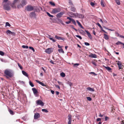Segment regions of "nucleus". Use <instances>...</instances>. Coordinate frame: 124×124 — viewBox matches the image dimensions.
Listing matches in <instances>:
<instances>
[{"label":"nucleus","mask_w":124,"mask_h":124,"mask_svg":"<svg viewBox=\"0 0 124 124\" xmlns=\"http://www.w3.org/2000/svg\"><path fill=\"white\" fill-rule=\"evenodd\" d=\"M4 76L8 78H11L13 76V74L12 71L9 69H7L4 71Z\"/></svg>","instance_id":"f257e3e1"},{"label":"nucleus","mask_w":124,"mask_h":124,"mask_svg":"<svg viewBox=\"0 0 124 124\" xmlns=\"http://www.w3.org/2000/svg\"><path fill=\"white\" fill-rule=\"evenodd\" d=\"M34 7L30 5H28L26 7L25 9L27 11H31L33 10Z\"/></svg>","instance_id":"f03ea898"},{"label":"nucleus","mask_w":124,"mask_h":124,"mask_svg":"<svg viewBox=\"0 0 124 124\" xmlns=\"http://www.w3.org/2000/svg\"><path fill=\"white\" fill-rule=\"evenodd\" d=\"M27 3L26 1L25 0H23L21 2V4L20 5H18L17 6V7L18 8H21V6L23 7V6L25 5Z\"/></svg>","instance_id":"7ed1b4c3"},{"label":"nucleus","mask_w":124,"mask_h":124,"mask_svg":"<svg viewBox=\"0 0 124 124\" xmlns=\"http://www.w3.org/2000/svg\"><path fill=\"white\" fill-rule=\"evenodd\" d=\"M3 8L4 9L7 10H9L11 9V8L9 4H4L3 6Z\"/></svg>","instance_id":"20e7f679"},{"label":"nucleus","mask_w":124,"mask_h":124,"mask_svg":"<svg viewBox=\"0 0 124 124\" xmlns=\"http://www.w3.org/2000/svg\"><path fill=\"white\" fill-rule=\"evenodd\" d=\"M53 51V49L52 48H49L46 49L45 52L46 53L48 54H50Z\"/></svg>","instance_id":"39448f33"},{"label":"nucleus","mask_w":124,"mask_h":124,"mask_svg":"<svg viewBox=\"0 0 124 124\" xmlns=\"http://www.w3.org/2000/svg\"><path fill=\"white\" fill-rule=\"evenodd\" d=\"M117 64L118 66L119 69H122L124 67L123 65H122V62L120 61H117Z\"/></svg>","instance_id":"423d86ee"},{"label":"nucleus","mask_w":124,"mask_h":124,"mask_svg":"<svg viewBox=\"0 0 124 124\" xmlns=\"http://www.w3.org/2000/svg\"><path fill=\"white\" fill-rule=\"evenodd\" d=\"M36 81L37 82L39 83L42 86H45L46 88L48 89L49 86L47 85H46L44 84L43 83L39 80H36Z\"/></svg>","instance_id":"0eeeda50"},{"label":"nucleus","mask_w":124,"mask_h":124,"mask_svg":"<svg viewBox=\"0 0 124 124\" xmlns=\"http://www.w3.org/2000/svg\"><path fill=\"white\" fill-rule=\"evenodd\" d=\"M36 103L38 105H39L42 106H44V103L41 100H39L36 101Z\"/></svg>","instance_id":"6e6552de"},{"label":"nucleus","mask_w":124,"mask_h":124,"mask_svg":"<svg viewBox=\"0 0 124 124\" xmlns=\"http://www.w3.org/2000/svg\"><path fill=\"white\" fill-rule=\"evenodd\" d=\"M60 11V10L59 8H54L52 10V12L54 13L55 14L59 12Z\"/></svg>","instance_id":"1a4fd4ad"},{"label":"nucleus","mask_w":124,"mask_h":124,"mask_svg":"<svg viewBox=\"0 0 124 124\" xmlns=\"http://www.w3.org/2000/svg\"><path fill=\"white\" fill-rule=\"evenodd\" d=\"M64 12H61L57 14L56 15V16L57 18H59L62 16L63 14H64Z\"/></svg>","instance_id":"9d476101"},{"label":"nucleus","mask_w":124,"mask_h":124,"mask_svg":"<svg viewBox=\"0 0 124 124\" xmlns=\"http://www.w3.org/2000/svg\"><path fill=\"white\" fill-rule=\"evenodd\" d=\"M68 120L69 121L68 122V124H71L72 121V116L70 114H69L68 115Z\"/></svg>","instance_id":"9b49d317"},{"label":"nucleus","mask_w":124,"mask_h":124,"mask_svg":"<svg viewBox=\"0 0 124 124\" xmlns=\"http://www.w3.org/2000/svg\"><path fill=\"white\" fill-rule=\"evenodd\" d=\"M6 32L8 35H9L8 34H11L13 35H15V34L14 32H12L9 30H7Z\"/></svg>","instance_id":"f8f14e48"},{"label":"nucleus","mask_w":124,"mask_h":124,"mask_svg":"<svg viewBox=\"0 0 124 124\" xmlns=\"http://www.w3.org/2000/svg\"><path fill=\"white\" fill-rule=\"evenodd\" d=\"M40 115L39 113H36L34 115V119H37L40 117Z\"/></svg>","instance_id":"ddd939ff"},{"label":"nucleus","mask_w":124,"mask_h":124,"mask_svg":"<svg viewBox=\"0 0 124 124\" xmlns=\"http://www.w3.org/2000/svg\"><path fill=\"white\" fill-rule=\"evenodd\" d=\"M85 31L86 33L90 39H92V37L91 35L90 34V33L87 30H85Z\"/></svg>","instance_id":"4468645a"},{"label":"nucleus","mask_w":124,"mask_h":124,"mask_svg":"<svg viewBox=\"0 0 124 124\" xmlns=\"http://www.w3.org/2000/svg\"><path fill=\"white\" fill-rule=\"evenodd\" d=\"M55 38L58 40H62L64 41L65 40V39L64 38L58 37L57 35L55 36Z\"/></svg>","instance_id":"2eb2a0df"},{"label":"nucleus","mask_w":124,"mask_h":124,"mask_svg":"<svg viewBox=\"0 0 124 124\" xmlns=\"http://www.w3.org/2000/svg\"><path fill=\"white\" fill-rule=\"evenodd\" d=\"M96 24L100 28L101 30L102 31H103L104 33H107V32H106L104 30H103L102 27H101L100 24L99 23H96Z\"/></svg>","instance_id":"dca6fc26"},{"label":"nucleus","mask_w":124,"mask_h":124,"mask_svg":"<svg viewBox=\"0 0 124 124\" xmlns=\"http://www.w3.org/2000/svg\"><path fill=\"white\" fill-rule=\"evenodd\" d=\"M89 56L91 58H96L97 57V55L95 54L92 53L91 54L89 55Z\"/></svg>","instance_id":"f3484780"},{"label":"nucleus","mask_w":124,"mask_h":124,"mask_svg":"<svg viewBox=\"0 0 124 124\" xmlns=\"http://www.w3.org/2000/svg\"><path fill=\"white\" fill-rule=\"evenodd\" d=\"M32 90L34 94H37L38 93V91L36 89L34 88H32Z\"/></svg>","instance_id":"a211bd4d"},{"label":"nucleus","mask_w":124,"mask_h":124,"mask_svg":"<svg viewBox=\"0 0 124 124\" xmlns=\"http://www.w3.org/2000/svg\"><path fill=\"white\" fill-rule=\"evenodd\" d=\"M86 89L90 91L93 92L94 91V89L93 88H92L90 87H88L86 88Z\"/></svg>","instance_id":"6ab92c4d"},{"label":"nucleus","mask_w":124,"mask_h":124,"mask_svg":"<svg viewBox=\"0 0 124 124\" xmlns=\"http://www.w3.org/2000/svg\"><path fill=\"white\" fill-rule=\"evenodd\" d=\"M23 74L25 76L27 77H28V74L25 71L23 70L22 71Z\"/></svg>","instance_id":"aec40b11"},{"label":"nucleus","mask_w":124,"mask_h":124,"mask_svg":"<svg viewBox=\"0 0 124 124\" xmlns=\"http://www.w3.org/2000/svg\"><path fill=\"white\" fill-rule=\"evenodd\" d=\"M76 22L79 26L81 28L84 29V28L83 27L82 25H81L80 22L78 21V20H77Z\"/></svg>","instance_id":"412c9836"},{"label":"nucleus","mask_w":124,"mask_h":124,"mask_svg":"<svg viewBox=\"0 0 124 124\" xmlns=\"http://www.w3.org/2000/svg\"><path fill=\"white\" fill-rule=\"evenodd\" d=\"M104 38L106 40H107L109 39L108 36L107 34H104Z\"/></svg>","instance_id":"4be33fe9"},{"label":"nucleus","mask_w":124,"mask_h":124,"mask_svg":"<svg viewBox=\"0 0 124 124\" xmlns=\"http://www.w3.org/2000/svg\"><path fill=\"white\" fill-rule=\"evenodd\" d=\"M10 5L13 8H16V4L15 3H14L13 2Z\"/></svg>","instance_id":"5701e85b"},{"label":"nucleus","mask_w":124,"mask_h":124,"mask_svg":"<svg viewBox=\"0 0 124 124\" xmlns=\"http://www.w3.org/2000/svg\"><path fill=\"white\" fill-rule=\"evenodd\" d=\"M70 10L71 11L75 12L76 11V9L74 7H72L70 8Z\"/></svg>","instance_id":"b1692460"},{"label":"nucleus","mask_w":124,"mask_h":124,"mask_svg":"<svg viewBox=\"0 0 124 124\" xmlns=\"http://www.w3.org/2000/svg\"><path fill=\"white\" fill-rule=\"evenodd\" d=\"M116 44L117 45H119L120 44H122L124 46V44L121 42L118 41L116 43Z\"/></svg>","instance_id":"393cba45"},{"label":"nucleus","mask_w":124,"mask_h":124,"mask_svg":"<svg viewBox=\"0 0 124 124\" xmlns=\"http://www.w3.org/2000/svg\"><path fill=\"white\" fill-rule=\"evenodd\" d=\"M104 66L107 70L108 71H110L111 70V68L109 67H106L105 66Z\"/></svg>","instance_id":"a878e982"},{"label":"nucleus","mask_w":124,"mask_h":124,"mask_svg":"<svg viewBox=\"0 0 124 124\" xmlns=\"http://www.w3.org/2000/svg\"><path fill=\"white\" fill-rule=\"evenodd\" d=\"M115 1L116 4L118 5H119L120 4V0H115Z\"/></svg>","instance_id":"bb28decb"},{"label":"nucleus","mask_w":124,"mask_h":124,"mask_svg":"<svg viewBox=\"0 0 124 124\" xmlns=\"http://www.w3.org/2000/svg\"><path fill=\"white\" fill-rule=\"evenodd\" d=\"M8 111L12 115H13L14 114V113L13 112L12 110H11L10 109H9Z\"/></svg>","instance_id":"cd10ccee"},{"label":"nucleus","mask_w":124,"mask_h":124,"mask_svg":"<svg viewBox=\"0 0 124 124\" xmlns=\"http://www.w3.org/2000/svg\"><path fill=\"white\" fill-rule=\"evenodd\" d=\"M60 75L62 77H64L65 76V74L64 73L62 72L61 73Z\"/></svg>","instance_id":"c85d7f7f"},{"label":"nucleus","mask_w":124,"mask_h":124,"mask_svg":"<svg viewBox=\"0 0 124 124\" xmlns=\"http://www.w3.org/2000/svg\"><path fill=\"white\" fill-rule=\"evenodd\" d=\"M58 51L62 53H64V51L62 49V48H61L60 49H58Z\"/></svg>","instance_id":"c756f323"},{"label":"nucleus","mask_w":124,"mask_h":124,"mask_svg":"<svg viewBox=\"0 0 124 124\" xmlns=\"http://www.w3.org/2000/svg\"><path fill=\"white\" fill-rule=\"evenodd\" d=\"M49 3L51 5L53 6H54L55 5V4H54V3L52 1H50L49 2Z\"/></svg>","instance_id":"7c9ffc66"},{"label":"nucleus","mask_w":124,"mask_h":124,"mask_svg":"<svg viewBox=\"0 0 124 124\" xmlns=\"http://www.w3.org/2000/svg\"><path fill=\"white\" fill-rule=\"evenodd\" d=\"M71 22L75 25H76V22H75V21L74 19H72V20L71 21Z\"/></svg>","instance_id":"2f4dec72"},{"label":"nucleus","mask_w":124,"mask_h":124,"mask_svg":"<svg viewBox=\"0 0 124 124\" xmlns=\"http://www.w3.org/2000/svg\"><path fill=\"white\" fill-rule=\"evenodd\" d=\"M42 111L45 112L46 113H48V111L46 109H42Z\"/></svg>","instance_id":"473e14b6"},{"label":"nucleus","mask_w":124,"mask_h":124,"mask_svg":"<svg viewBox=\"0 0 124 124\" xmlns=\"http://www.w3.org/2000/svg\"><path fill=\"white\" fill-rule=\"evenodd\" d=\"M29 83L30 85L32 87H33L34 86V85L32 83L31 81H29Z\"/></svg>","instance_id":"72a5a7b5"},{"label":"nucleus","mask_w":124,"mask_h":124,"mask_svg":"<svg viewBox=\"0 0 124 124\" xmlns=\"http://www.w3.org/2000/svg\"><path fill=\"white\" fill-rule=\"evenodd\" d=\"M46 14H47V15L49 17H52L53 16V15H50V13L48 12H47Z\"/></svg>","instance_id":"f704fd0d"},{"label":"nucleus","mask_w":124,"mask_h":124,"mask_svg":"<svg viewBox=\"0 0 124 124\" xmlns=\"http://www.w3.org/2000/svg\"><path fill=\"white\" fill-rule=\"evenodd\" d=\"M67 83L68 84H69L70 86H71L72 85V83L71 82H70L69 81L68 82H67Z\"/></svg>","instance_id":"c9c22d12"},{"label":"nucleus","mask_w":124,"mask_h":124,"mask_svg":"<svg viewBox=\"0 0 124 124\" xmlns=\"http://www.w3.org/2000/svg\"><path fill=\"white\" fill-rule=\"evenodd\" d=\"M29 48L30 49L32 50L34 52H35V50L34 48L33 47H31V46H29Z\"/></svg>","instance_id":"e433bc0d"},{"label":"nucleus","mask_w":124,"mask_h":124,"mask_svg":"<svg viewBox=\"0 0 124 124\" xmlns=\"http://www.w3.org/2000/svg\"><path fill=\"white\" fill-rule=\"evenodd\" d=\"M18 65L21 70L23 69V67L19 63H18Z\"/></svg>","instance_id":"4c0bfd02"},{"label":"nucleus","mask_w":124,"mask_h":124,"mask_svg":"<svg viewBox=\"0 0 124 124\" xmlns=\"http://www.w3.org/2000/svg\"><path fill=\"white\" fill-rule=\"evenodd\" d=\"M4 53L1 51H0V55L2 56H3L4 55Z\"/></svg>","instance_id":"58836bf2"},{"label":"nucleus","mask_w":124,"mask_h":124,"mask_svg":"<svg viewBox=\"0 0 124 124\" xmlns=\"http://www.w3.org/2000/svg\"><path fill=\"white\" fill-rule=\"evenodd\" d=\"M49 39L50 40H52L53 41V42H55L56 41V40H54V39H53L52 38H49Z\"/></svg>","instance_id":"ea45409f"},{"label":"nucleus","mask_w":124,"mask_h":124,"mask_svg":"<svg viewBox=\"0 0 124 124\" xmlns=\"http://www.w3.org/2000/svg\"><path fill=\"white\" fill-rule=\"evenodd\" d=\"M70 26L71 28L73 29L74 30L76 31H77V30L74 28V27L73 25H70Z\"/></svg>","instance_id":"a19ab883"},{"label":"nucleus","mask_w":124,"mask_h":124,"mask_svg":"<svg viewBox=\"0 0 124 124\" xmlns=\"http://www.w3.org/2000/svg\"><path fill=\"white\" fill-rule=\"evenodd\" d=\"M11 26L10 24L8 22H6V26H8L10 27Z\"/></svg>","instance_id":"79ce46f5"},{"label":"nucleus","mask_w":124,"mask_h":124,"mask_svg":"<svg viewBox=\"0 0 124 124\" xmlns=\"http://www.w3.org/2000/svg\"><path fill=\"white\" fill-rule=\"evenodd\" d=\"M22 47L23 48H28V46H25V45H23L22 46Z\"/></svg>","instance_id":"37998d69"},{"label":"nucleus","mask_w":124,"mask_h":124,"mask_svg":"<svg viewBox=\"0 0 124 124\" xmlns=\"http://www.w3.org/2000/svg\"><path fill=\"white\" fill-rule=\"evenodd\" d=\"M79 16L80 17L83 18L84 17V16L83 14H80L79 15Z\"/></svg>","instance_id":"c03bdc74"},{"label":"nucleus","mask_w":124,"mask_h":124,"mask_svg":"<svg viewBox=\"0 0 124 124\" xmlns=\"http://www.w3.org/2000/svg\"><path fill=\"white\" fill-rule=\"evenodd\" d=\"M91 5L93 7L95 5V4L92 2H91L90 3Z\"/></svg>","instance_id":"a18cd8bd"},{"label":"nucleus","mask_w":124,"mask_h":124,"mask_svg":"<svg viewBox=\"0 0 124 124\" xmlns=\"http://www.w3.org/2000/svg\"><path fill=\"white\" fill-rule=\"evenodd\" d=\"M115 111V109L114 107H112L111 110V112L112 113H114Z\"/></svg>","instance_id":"49530a36"},{"label":"nucleus","mask_w":124,"mask_h":124,"mask_svg":"<svg viewBox=\"0 0 124 124\" xmlns=\"http://www.w3.org/2000/svg\"><path fill=\"white\" fill-rule=\"evenodd\" d=\"M87 99L89 101H91L92 100L91 98L89 97H87Z\"/></svg>","instance_id":"de8ad7c7"},{"label":"nucleus","mask_w":124,"mask_h":124,"mask_svg":"<svg viewBox=\"0 0 124 124\" xmlns=\"http://www.w3.org/2000/svg\"><path fill=\"white\" fill-rule=\"evenodd\" d=\"M76 36L78 38H79L81 39H82V38L80 36V35H76Z\"/></svg>","instance_id":"09e8293b"},{"label":"nucleus","mask_w":124,"mask_h":124,"mask_svg":"<svg viewBox=\"0 0 124 124\" xmlns=\"http://www.w3.org/2000/svg\"><path fill=\"white\" fill-rule=\"evenodd\" d=\"M89 74H93L94 75H95V76L97 75V74H95L94 72H90Z\"/></svg>","instance_id":"8fccbe9b"},{"label":"nucleus","mask_w":124,"mask_h":124,"mask_svg":"<svg viewBox=\"0 0 124 124\" xmlns=\"http://www.w3.org/2000/svg\"><path fill=\"white\" fill-rule=\"evenodd\" d=\"M19 0H14L13 2H14V3L16 4L19 1Z\"/></svg>","instance_id":"3c124183"},{"label":"nucleus","mask_w":124,"mask_h":124,"mask_svg":"<svg viewBox=\"0 0 124 124\" xmlns=\"http://www.w3.org/2000/svg\"><path fill=\"white\" fill-rule=\"evenodd\" d=\"M19 82L20 83L22 84H24V82L23 81H19Z\"/></svg>","instance_id":"603ef678"},{"label":"nucleus","mask_w":124,"mask_h":124,"mask_svg":"<svg viewBox=\"0 0 124 124\" xmlns=\"http://www.w3.org/2000/svg\"><path fill=\"white\" fill-rule=\"evenodd\" d=\"M84 44L85 45L87 46H89L90 45V44L88 42H85Z\"/></svg>","instance_id":"864d4df0"},{"label":"nucleus","mask_w":124,"mask_h":124,"mask_svg":"<svg viewBox=\"0 0 124 124\" xmlns=\"http://www.w3.org/2000/svg\"><path fill=\"white\" fill-rule=\"evenodd\" d=\"M101 6L103 7H104V3L102 0L101 1Z\"/></svg>","instance_id":"5fc2aeb1"},{"label":"nucleus","mask_w":124,"mask_h":124,"mask_svg":"<svg viewBox=\"0 0 124 124\" xmlns=\"http://www.w3.org/2000/svg\"><path fill=\"white\" fill-rule=\"evenodd\" d=\"M92 63L95 66H96V62L94 61H93L92 62Z\"/></svg>","instance_id":"6e6d98bb"},{"label":"nucleus","mask_w":124,"mask_h":124,"mask_svg":"<svg viewBox=\"0 0 124 124\" xmlns=\"http://www.w3.org/2000/svg\"><path fill=\"white\" fill-rule=\"evenodd\" d=\"M69 3L70 5H73V3H72V2L71 0H69Z\"/></svg>","instance_id":"4d7b16f0"},{"label":"nucleus","mask_w":124,"mask_h":124,"mask_svg":"<svg viewBox=\"0 0 124 124\" xmlns=\"http://www.w3.org/2000/svg\"><path fill=\"white\" fill-rule=\"evenodd\" d=\"M57 82L59 85H63V84L62 83V82H60L59 81H57Z\"/></svg>","instance_id":"13d9d810"},{"label":"nucleus","mask_w":124,"mask_h":124,"mask_svg":"<svg viewBox=\"0 0 124 124\" xmlns=\"http://www.w3.org/2000/svg\"><path fill=\"white\" fill-rule=\"evenodd\" d=\"M96 121L97 122H98L99 121H101V118H97L96 119Z\"/></svg>","instance_id":"bf43d9fd"},{"label":"nucleus","mask_w":124,"mask_h":124,"mask_svg":"<svg viewBox=\"0 0 124 124\" xmlns=\"http://www.w3.org/2000/svg\"><path fill=\"white\" fill-rule=\"evenodd\" d=\"M67 19H69V20H70V21H71L72 20V19H73L71 18H70V17H67Z\"/></svg>","instance_id":"052dcab7"},{"label":"nucleus","mask_w":124,"mask_h":124,"mask_svg":"<svg viewBox=\"0 0 124 124\" xmlns=\"http://www.w3.org/2000/svg\"><path fill=\"white\" fill-rule=\"evenodd\" d=\"M109 119V118L107 116H105V121H107V120H108Z\"/></svg>","instance_id":"680f3d73"},{"label":"nucleus","mask_w":124,"mask_h":124,"mask_svg":"<svg viewBox=\"0 0 124 124\" xmlns=\"http://www.w3.org/2000/svg\"><path fill=\"white\" fill-rule=\"evenodd\" d=\"M116 34L117 36H119L120 35L119 33L117 32H116Z\"/></svg>","instance_id":"e2e57ef3"},{"label":"nucleus","mask_w":124,"mask_h":124,"mask_svg":"<svg viewBox=\"0 0 124 124\" xmlns=\"http://www.w3.org/2000/svg\"><path fill=\"white\" fill-rule=\"evenodd\" d=\"M55 86L56 87H57V88H58L59 89H60V86L58 85H55Z\"/></svg>","instance_id":"0e129e2a"},{"label":"nucleus","mask_w":124,"mask_h":124,"mask_svg":"<svg viewBox=\"0 0 124 124\" xmlns=\"http://www.w3.org/2000/svg\"><path fill=\"white\" fill-rule=\"evenodd\" d=\"M79 65V64L78 63H75V64H74V66H78Z\"/></svg>","instance_id":"69168bd1"},{"label":"nucleus","mask_w":124,"mask_h":124,"mask_svg":"<svg viewBox=\"0 0 124 124\" xmlns=\"http://www.w3.org/2000/svg\"><path fill=\"white\" fill-rule=\"evenodd\" d=\"M71 21H69L68 22H65V23H66L67 24H69L70 23H71Z\"/></svg>","instance_id":"338daca9"},{"label":"nucleus","mask_w":124,"mask_h":124,"mask_svg":"<svg viewBox=\"0 0 124 124\" xmlns=\"http://www.w3.org/2000/svg\"><path fill=\"white\" fill-rule=\"evenodd\" d=\"M124 124V120H122L121 122V124Z\"/></svg>","instance_id":"774afa93"}]
</instances>
